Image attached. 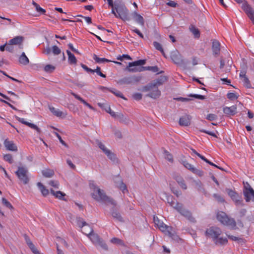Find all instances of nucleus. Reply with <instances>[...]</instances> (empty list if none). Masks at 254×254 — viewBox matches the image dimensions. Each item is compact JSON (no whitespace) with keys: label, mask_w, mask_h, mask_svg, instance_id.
<instances>
[{"label":"nucleus","mask_w":254,"mask_h":254,"mask_svg":"<svg viewBox=\"0 0 254 254\" xmlns=\"http://www.w3.org/2000/svg\"><path fill=\"white\" fill-rule=\"evenodd\" d=\"M1 200L2 204L6 207L9 208L10 209H12L13 208L11 203L6 199L3 197L2 198Z\"/></svg>","instance_id":"c03bdc74"},{"label":"nucleus","mask_w":254,"mask_h":254,"mask_svg":"<svg viewBox=\"0 0 254 254\" xmlns=\"http://www.w3.org/2000/svg\"><path fill=\"white\" fill-rule=\"evenodd\" d=\"M238 95L233 92H229L227 93V97L230 100H237L238 98Z\"/></svg>","instance_id":"37998d69"},{"label":"nucleus","mask_w":254,"mask_h":254,"mask_svg":"<svg viewBox=\"0 0 254 254\" xmlns=\"http://www.w3.org/2000/svg\"><path fill=\"white\" fill-rule=\"evenodd\" d=\"M223 112L224 114L229 116H233L237 113V107L236 106H232L231 107H226L223 108Z\"/></svg>","instance_id":"aec40b11"},{"label":"nucleus","mask_w":254,"mask_h":254,"mask_svg":"<svg viewBox=\"0 0 254 254\" xmlns=\"http://www.w3.org/2000/svg\"><path fill=\"white\" fill-rule=\"evenodd\" d=\"M25 239L27 245L34 254H42L35 248L34 244L32 243L30 239L27 236H25Z\"/></svg>","instance_id":"4be33fe9"},{"label":"nucleus","mask_w":254,"mask_h":254,"mask_svg":"<svg viewBox=\"0 0 254 254\" xmlns=\"http://www.w3.org/2000/svg\"><path fill=\"white\" fill-rule=\"evenodd\" d=\"M70 94L73 95L76 99L80 101L81 103H82L84 105L88 107L90 109L94 110V108L89 103H88L85 100H84L83 98H82L80 96L73 92L72 91L70 92Z\"/></svg>","instance_id":"b1692460"},{"label":"nucleus","mask_w":254,"mask_h":254,"mask_svg":"<svg viewBox=\"0 0 254 254\" xmlns=\"http://www.w3.org/2000/svg\"><path fill=\"white\" fill-rule=\"evenodd\" d=\"M132 78L130 77H125L121 79L118 83L121 84H129L132 83Z\"/></svg>","instance_id":"72a5a7b5"},{"label":"nucleus","mask_w":254,"mask_h":254,"mask_svg":"<svg viewBox=\"0 0 254 254\" xmlns=\"http://www.w3.org/2000/svg\"><path fill=\"white\" fill-rule=\"evenodd\" d=\"M133 98L137 101H139L142 99V94L139 93H135L132 95Z\"/></svg>","instance_id":"13d9d810"},{"label":"nucleus","mask_w":254,"mask_h":254,"mask_svg":"<svg viewBox=\"0 0 254 254\" xmlns=\"http://www.w3.org/2000/svg\"><path fill=\"white\" fill-rule=\"evenodd\" d=\"M204 161H205V162H206L207 163L210 164V165L211 166H214L215 167L217 168H218L221 170H223V169L219 166H218L217 165H215V164H214L213 163L210 162V161H209L207 159H206L205 157L204 158V159L203 160Z\"/></svg>","instance_id":"e2e57ef3"},{"label":"nucleus","mask_w":254,"mask_h":254,"mask_svg":"<svg viewBox=\"0 0 254 254\" xmlns=\"http://www.w3.org/2000/svg\"><path fill=\"white\" fill-rule=\"evenodd\" d=\"M165 79V78L164 77L158 79L156 81H154L152 83L144 86L143 88V90L150 91L151 89H153L154 88H158V86L163 83Z\"/></svg>","instance_id":"9b49d317"},{"label":"nucleus","mask_w":254,"mask_h":254,"mask_svg":"<svg viewBox=\"0 0 254 254\" xmlns=\"http://www.w3.org/2000/svg\"><path fill=\"white\" fill-rule=\"evenodd\" d=\"M68 55V62L71 64H75L77 63V60L75 56L72 54L69 51H66Z\"/></svg>","instance_id":"c756f323"},{"label":"nucleus","mask_w":254,"mask_h":254,"mask_svg":"<svg viewBox=\"0 0 254 254\" xmlns=\"http://www.w3.org/2000/svg\"><path fill=\"white\" fill-rule=\"evenodd\" d=\"M18 62L20 64L26 65L29 63V59L26 56L24 52H23L19 57Z\"/></svg>","instance_id":"bb28decb"},{"label":"nucleus","mask_w":254,"mask_h":254,"mask_svg":"<svg viewBox=\"0 0 254 254\" xmlns=\"http://www.w3.org/2000/svg\"><path fill=\"white\" fill-rule=\"evenodd\" d=\"M55 69V67L51 64H47L44 67L45 71L52 72Z\"/></svg>","instance_id":"3c124183"},{"label":"nucleus","mask_w":254,"mask_h":254,"mask_svg":"<svg viewBox=\"0 0 254 254\" xmlns=\"http://www.w3.org/2000/svg\"><path fill=\"white\" fill-rule=\"evenodd\" d=\"M32 4L35 7V9L37 12H39L40 14H45V13L46 12V10L43 8L41 7L38 4H37L34 1H32Z\"/></svg>","instance_id":"ea45409f"},{"label":"nucleus","mask_w":254,"mask_h":254,"mask_svg":"<svg viewBox=\"0 0 254 254\" xmlns=\"http://www.w3.org/2000/svg\"><path fill=\"white\" fill-rule=\"evenodd\" d=\"M213 197L218 201L220 202H224L225 200L224 199L221 197L219 194L215 193L213 194Z\"/></svg>","instance_id":"4d7b16f0"},{"label":"nucleus","mask_w":254,"mask_h":254,"mask_svg":"<svg viewBox=\"0 0 254 254\" xmlns=\"http://www.w3.org/2000/svg\"><path fill=\"white\" fill-rule=\"evenodd\" d=\"M96 72L98 75L100 76L105 78L106 75L103 74L102 72H101V68L99 66H97L96 68L95 69H93L92 73Z\"/></svg>","instance_id":"09e8293b"},{"label":"nucleus","mask_w":254,"mask_h":254,"mask_svg":"<svg viewBox=\"0 0 254 254\" xmlns=\"http://www.w3.org/2000/svg\"><path fill=\"white\" fill-rule=\"evenodd\" d=\"M16 119L20 123H21L27 126L28 127H30L32 129H35V130H36L37 133H38L39 134L41 133V129L36 125L32 124V123H30L27 121H26L25 119H24V118L17 117Z\"/></svg>","instance_id":"2eb2a0df"},{"label":"nucleus","mask_w":254,"mask_h":254,"mask_svg":"<svg viewBox=\"0 0 254 254\" xmlns=\"http://www.w3.org/2000/svg\"><path fill=\"white\" fill-rule=\"evenodd\" d=\"M23 38L22 36H16L9 41V45H21L23 42Z\"/></svg>","instance_id":"cd10ccee"},{"label":"nucleus","mask_w":254,"mask_h":254,"mask_svg":"<svg viewBox=\"0 0 254 254\" xmlns=\"http://www.w3.org/2000/svg\"><path fill=\"white\" fill-rule=\"evenodd\" d=\"M184 165L187 169L190 170L191 172H192L195 168V167L192 165L187 162H184Z\"/></svg>","instance_id":"864d4df0"},{"label":"nucleus","mask_w":254,"mask_h":254,"mask_svg":"<svg viewBox=\"0 0 254 254\" xmlns=\"http://www.w3.org/2000/svg\"><path fill=\"white\" fill-rule=\"evenodd\" d=\"M170 57L173 62L176 64H179L181 62L180 55L177 51L172 52L171 53Z\"/></svg>","instance_id":"5701e85b"},{"label":"nucleus","mask_w":254,"mask_h":254,"mask_svg":"<svg viewBox=\"0 0 254 254\" xmlns=\"http://www.w3.org/2000/svg\"><path fill=\"white\" fill-rule=\"evenodd\" d=\"M243 193L247 202L251 200L254 202V190L248 183L245 185Z\"/></svg>","instance_id":"6e6552de"},{"label":"nucleus","mask_w":254,"mask_h":254,"mask_svg":"<svg viewBox=\"0 0 254 254\" xmlns=\"http://www.w3.org/2000/svg\"><path fill=\"white\" fill-rule=\"evenodd\" d=\"M217 119V116L213 114H209L207 115L206 119L209 121H214Z\"/></svg>","instance_id":"680f3d73"},{"label":"nucleus","mask_w":254,"mask_h":254,"mask_svg":"<svg viewBox=\"0 0 254 254\" xmlns=\"http://www.w3.org/2000/svg\"><path fill=\"white\" fill-rule=\"evenodd\" d=\"M37 186L44 196H46L49 194V190L41 183H38Z\"/></svg>","instance_id":"2f4dec72"},{"label":"nucleus","mask_w":254,"mask_h":254,"mask_svg":"<svg viewBox=\"0 0 254 254\" xmlns=\"http://www.w3.org/2000/svg\"><path fill=\"white\" fill-rule=\"evenodd\" d=\"M43 175L47 178L52 177L54 175V171L51 169H45L42 171Z\"/></svg>","instance_id":"c9c22d12"},{"label":"nucleus","mask_w":254,"mask_h":254,"mask_svg":"<svg viewBox=\"0 0 254 254\" xmlns=\"http://www.w3.org/2000/svg\"><path fill=\"white\" fill-rule=\"evenodd\" d=\"M242 8L254 24V11L252 7L245 1L242 3Z\"/></svg>","instance_id":"f8f14e48"},{"label":"nucleus","mask_w":254,"mask_h":254,"mask_svg":"<svg viewBox=\"0 0 254 254\" xmlns=\"http://www.w3.org/2000/svg\"><path fill=\"white\" fill-rule=\"evenodd\" d=\"M4 145L7 150L11 151H17V147L13 141L6 139L4 141Z\"/></svg>","instance_id":"f3484780"},{"label":"nucleus","mask_w":254,"mask_h":254,"mask_svg":"<svg viewBox=\"0 0 254 254\" xmlns=\"http://www.w3.org/2000/svg\"><path fill=\"white\" fill-rule=\"evenodd\" d=\"M107 1L109 5L112 7V13L116 17L124 21L129 20L128 11L124 4L121 1H115L114 4L113 0H107Z\"/></svg>","instance_id":"f257e3e1"},{"label":"nucleus","mask_w":254,"mask_h":254,"mask_svg":"<svg viewBox=\"0 0 254 254\" xmlns=\"http://www.w3.org/2000/svg\"><path fill=\"white\" fill-rule=\"evenodd\" d=\"M52 52L54 55H59L61 53V49L57 46H53L52 48Z\"/></svg>","instance_id":"603ef678"},{"label":"nucleus","mask_w":254,"mask_h":254,"mask_svg":"<svg viewBox=\"0 0 254 254\" xmlns=\"http://www.w3.org/2000/svg\"><path fill=\"white\" fill-rule=\"evenodd\" d=\"M77 225L82 228V232L88 237L93 232L92 228L80 218L77 220Z\"/></svg>","instance_id":"1a4fd4ad"},{"label":"nucleus","mask_w":254,"mask_h":254,"mask_svg":"<svg viewBox=\"0 0 254 254\" xmlns=\"http://www.w3.org/2000/svg\"><path fill=\"white\" fill-rule=\"evenodd\" d=\"M89 186L92 190V196L95 200L97 201H102L113 205H116V201L112 198L108 196L103 190L99 188L95 185L94 181L90 182Z\"/></svg>","instance_id":"f03ea898"},{"label":"nucleus","mask_w":254,"mask_h":254,"mask_svg":"<svg viewBox=\"0 0 254 254\" xmlns=\"http://www.w3.org/2000/svg\"><path fill=\"white\" fill-rule=\"evenodd\" d=\"M111 92L113 93L115 95H116L117 97H120L124 100H127V98H126L123 94L120 91H118L117 90H116L115 89L111 90Z\"/></svg>","instance_id":"a19ab883"},{"label":"nucleus","mask_w":254,"mask_h":254,"mask_svg":"<svg viewBox=\"0 0 254 254\" xmlns=\"http://www.w3.org/2000/svg\"><path fill=\"white\" fill-rule=\"evenodd\" d=\"M51 193L54 196H56V197L62 200H64V197L65 196V193L64 192H62L61 191H55L51 189L50 190Z\"/></svg>","instance_id":"7c9ffc66"},{"label":"nucleus","mask_w":254,"mask_h":254,"mask_svg":"<svg viewBox=\"0 0 254 254\" xmlns=\"http://www.w3.org/2000/svg\"><path fill=\"white\" fill-rule=\"evenodd\" d=\"M149 91L150 92L147 95V96L153 99L158 98L161 95V92L158 88H154Z\"/></svg>","instance_id":"393cba45"},{"label":"nucleus","mask_w":254,"mask_h":254,"mask_svg":"<svg viewBox=\"0 0 254 254\" xmlns=\"http://www.w3.org/2000/svg\"><path fill=\"white\" fill-rule=\"evenodd\" d=\"M167 201L170 205L176 210L181 215L191 222H194L195 221L194 218L192 216L191 212L184 208L182 203L177 201L175 202L173 196L168 195L167 196Z\"/></svg>","instance_id":"7ed1b4c3"},{"label":"nucleus","mask_w":254,"mask_h":254,"mask_svg":"<svg viewBox=\"0 0 254 254\" xmlns=\"http://www.w3.org/2000/svg\"><path fill=\"white\" fill-rule=\"evenodd\" d=\"M190 97H194L196 99H199L201 100H203L205 99V96L201 95H198V94H190L189 95Z\"/></svg>","instance_id":"0e129e2a"},{"label":"nucleus","mask_w":254,"mask_h":254,"mask_svg":"<svg viewBox=\"0 0 254 254\" xmlns=\"http://www.w3.org/2000/svg\"><path fill=\"white\" fill-rule=\"evenodd\" d=\"M193 174L197 175L199 177H202L203 175V172L202 171L197 169L196 168H194V170L192 171Z\"/></svg>","instance_id":"052dcab7"},{"label":"nucleus","mask_w":254,"mask_h":254,"mask_svg":"<svg viewBox=\"0 0 254 254\" xmlns=\"http://www.w3.org/2000/svg\"><path fill=\"white\" fill-rule=\"evenodd\" d=\"M117 187L122 191L123 193L128 192L127 187L123 181H121L119 184H117Z\"/></svg>","instance_id":"e433bc0d"},{"label":"nucleus","mask_w":254,"mask_h":254,"mask_svg":"<svg viewBox=\"0 0 254 254\" xmlns=\"http://www.w3.org/2000/svg\"><path fill=\"white\" fill-rule=\"evenodd\" d=\"M145 60H139L133 62L129 63L126 69L129 72L141 71L146 68L145 67H136L138 65H142L145 64Z\"/></svg>","instance_id":"423d86ee"},{"label":"nucleus","mask_w":254,"mask_h":254,"mask_svg":"<svg viewBox=\"0 0 254 254\" xmlns=\"http://www.w3.org/2000/svg\"><path fill=\"white\" fill-rule=\"evenodd\" d=\"M133 19L138 23L140 26L143 27L144 26V20L143 17L137 13L136 12H134L132 13Z\"/></svg>","instance_id":"412c9836"},{"label":"nucleus","mask_w":254,"mask_h":254,"mask_svg":"<svg viewBox=\"0 0 254 254\" xmlns=\"http://www.w3.org/2000/svg\"><path fill=\"white\" fill-rule=\"evenodd\" d=\"M121 123L127 124L129 122V119L125 117L122 113H119L117 119Z\"/></svg>","instance_id":"473e14b6"},{"label":"nucleus","mask_w":254,"mask_h":254,"mask_svg":"<svg viewBox=\"0 0 254 254\" xmlns=\"http://www.w3.org/2000/svg\"><path fill=\"white\" fill-rule=\"evenodd\" d=\"M190 30L195 37L198 38L199 37L200 33L197 28H196L194 26H191V27L190 28Z\"/></svg>","instance_id":"a18cd8bd"},{"label":"nucleus","mask_w":254,"mask_h":254,"mask_svg":"<svg viewBox=\"0 0 254 254\" xmlns=\"http://www.w3.org/2000/svg\"><path fill=\"white\" fill-rule=\"evenodd\" d=\"M153 221L155 225L163 232L168 231L169 227L165 225L163 222L161 221L158 217L153 216Z\"/></svg>","instance_id":"4468645a"},{"label":"nucleus","mask_w":254,"mask_h":254,"mask_svg":"<svg viewBox=\"0 0 254 254\" xmlns=\"http://www.w3.org/2000/svg\"><path fill=\"white\" fill-rule=\"evenodd\" d=\"M111 214H112V216L114 218H115L116 220H117L118 221H120V222L123 221V219L122 216L121 215L120 213L118 212V211H115V210H113L111 213Z\"/></svg>","instance_id":"4c0bfd02"},{"label":"nucleus","mask_w":254,"mask_h":254,"mask_svg":"<svg viewBox=\"0 0 254 254\" xmlns=\"http://www.w3.org/2000/svg\"><path fill=\"white\" fill-rule=\"evenodd\" d=\"M88 238L92 242L93 244L96 245H100L105 249H107V246L103 243L99 236L94 233H92L89 236Z\"/></svg>","instance_id":"ddd939ff"},{"label":"nucleus","mask_w":254,"mask_h":254,"mask_svg":"<svg viewBox=\"0 0 254 254\" xmlns=\"http://www.w3.org/2000/svg\"><path fill=\"white\" fill-rule=\"evenodd\" d=\"M217 220L224 225L228 226L232 229L236 228V223L233 218L229 217L227 214L223 212L220 211L217 214Z\"/></svg>","instance_id":"39448f33"},{"label":"nucleus","mask_w":254,"mask_h":254,"mask_svg":"<svg viewBox=\"0 0 254 254\" xmlns=\"http://www.w3.org/2000/svg\"><path fill=\"white\" fill-rule=\"evenodd\" d=\"M111 243H112L113 244H116L118 245H123V246L124 245V242L122 240L117 238H112L111 240Z\"/></svg>","instance_id":"49530a36"},{"label":"nucleus","mask_w":254,"mask_h":254,"mask_svg":"<svg viewBox=\"0 0 254 254\" xmlns=\"http://www.w3.org/2000/svg\"><path fill=\"white\" fill-rule=\"evenodd\" d=\"M131 31L136 34H137L141 38L143 39L144 36L140 32V31L137 29L136 28L133 27L131 29Z\"/></svg>","instance_id":"6e6d98bb"},{"label":"nucleus","mask_w":254,"mask_h":254,"mask_svg":"<svg viewBox=\"0 0 254 254\" xmlns=\"http://www.w3.org/2000/svg\"><path fill=\"white\" fill-rule=\"evenodd\" d=\"M153 45L156 50L159 51L162 54V55L165 57L164 51L161 44L157 42L154 41L153 43Z\"/></svg>","instance_id":"58836bf2"},{"label":"nucleus","mask_w":254,"mask_h":254,"mask_svg":"<svg viewBox=\"0 0 254 254\" xmlns=\"http://www.w3.org/2000/svg\"><path fill=\"white\" fill-rule=\"evenodd\" d=\"M50 111L56 116L58 117L65 118L67 115L66 112H63L59 109H56L52 106H49Z\"/></svg>","instance_id":"6ab92c4d"},{"label":"nucleus","mask_w":254,"mask_h":254,"mask_svg":"<svg viewBox=\"0 0 254 254\" xmlns=\"http://www.w3.org/2000/svg\"><path fill=\"white\" fill-rule=\"evenodd\" d=\"M98 105L101 108H105V110L109 114H110V113H111L112 111L109 106L106 105L103 103H98Z\"/></svg>","instance_id":"de8ad7c7"},{"label":"nucleus","mask_w":254,"mask_h":254,"mask_svg":"<svg viewBox=\"0 0 254 254\" xmlns=\"http://www.w3.org/2000/svg\"><path fill=\"white\" fill-rule=\"evenodd\" d=\"M78 16H80V17H83V18H84V19L85 20L86 22L88 23V24H91L92 23V19L91 17H88V16H83L81 15H78Z\"/></svg>","instance_id":"774afa93"},{"label":"nucleus","mask_w":254,"mask_h":254,"mask_svg":"<svg viewBox=\"0 0 254 254\" xmlns=\"http://www.w3.org/2000/svg\"><path fill=\"white\" fill-rule=\"evenodd\" d=\"M243 78H244L243 82H244L245 85L247 88H250L251 87L250 82L249 79L246 76L245 74H244Z\"/></svg>","instance_id":"5fc2aeb1"},{"label":"nucleus","mask_w":254,"mask_h":254,"mask_svg":"<svg viewBox=\"0 0 254 254\" xmlns=\"http://www.w3.org/2000/svg\"><path fill=\"white\" fill-rule=\"evenodd\" d=\"M3 159L8 162L10 164H12L13 163V158L12 156L10 154H7L3 156Z\"/></svg>","instance_id":"8fccbe9b"},{"label":"nucleus","mask_w":254,"mask_h":254,"mask_svg":"<svg viewBox=\"0 0 254 254\" xmlns=\"http://www.w3.org/2000/svg\"><path fill=\"white\" fill-rule=\"evenodd\" d=\"M27 173V169L23 167H19L18 170L15 172L18 179L25 185L28 184L29 181Z\"/></svg>","instance_id":"0eeeda50"},{"label":"nucleus","mask_w":254,"mask_h":254,"mask_svg":"<svg viewBox=\"0 0 254 254\" xmlns=\"http://www.w3.org/2000/svg\"><path fill=\"white\" fill-rule=\"evenodd\" d=\"M221 233V230L215 226L209 227L205 232V236L211 238L216 245H225L228 243V240L226 238L219 237Z\"/></svg>","instance_id":"20e7f679"},{"label":"nucleus","mask_w":254,"mask_h":254,"mask_svg":"<svg viewBox=\"0 0 254 254\" xmlns=\"http://www.w3.org/2000/svg\"><path fill=\"white\" fill-rule=\"evenodd\" d=\"M212 50L213 54L216 56H218L220 52V43L216 40L212 41Z\"/></svg>","instance_id":"a211bd4d"},{"label":"nucleus","mask_w":254,"mask_h":254,"mask_svg":"<svg viewBox=\"0 0 254 254\" xmlns=\"http://www.w3.org/2000/svg\"><path fill=\"white\" fill-rule=\"evenodd\" d=\"M49 185L57 189L59 188L60 185L59 182L57 181H51L49 182Z\"/></svg>","instance_id":"bf43d9fd"},{"label":"nucleus","mask_w":254,"mask_h":254,"mask_svg":"<svg viewBox=\"0 0 254 254\" xmlns=\"http://www.w3.org/2000/svg\"><path fill=\"white\" fill-rule=\"evenodd\" d=\"M191 150L192 151V154H195L196 155H197L198 157H199L200 158H201L202 160L204 159V158H205L204 156H203V155H201L200 154H199V153H198L195 149H191Z\"/></svg>","instance_id":"338daca9"},{"label":"nucleus","mask_w":254,"mask_h":254,"mask_svg":"<svg viewBox=\"0 0 254 254\" xmlns=\"http://www.w3.org/2000/svg\"><path fill=\"white\" fill-rule=\"evenodd\" d=\"M99 147L106 154L108 158L111 160H114L115 159V155L114 153L111 152L110 150L108 149L106 146L101 142L98 143Z\"/></svg>","instance_id":"dca6fc26"},{"label":"nucleus","mask_w":254,"mask_h":254,"mask_svg":"<svg viewBox=\"0 0 254 254\" xmlns=\"http://www.w3.org/2000/svg\"><path fill=\"white\" fill-rule=\"evenodd\" d=\"M93 59L95 61V62L97 63H103L105 62L109 63L112 61L106 59V58H100L97 57V56L95 54H94L93 57Z\"/></svg>","instance_id":"f704fd0d"},{"label":"nucleus","mask_w":254,"mask_h":254,"mask_svg":"<svg viewBox=\"0 0 254 254\" xmlns=\"http://www.w3.org/2000/svg\"><path fill=\"white\" fill-rule=\"evenodd\" d=\"M227 192L231 199L234 201L236 205L243 206L244 205L241 196H240L236 192L232 190H228Z\"/></svg>","instance_id":"9d476101"},{"label":"nucleus","mask_w":254,"mask_h":254,"mask_svg":"<svg viewBox=\"0 0 254 254\" xmlns=\"http://www.w3.org/2000/svg\"><path fill=\"white\" fill-rule=\"evenodd\" d=\"M179 124L181 126H188L190 124V118L188 115H185L180 118Z\"/></svg>","instance_id":"a878e982"},{"label":"nucleus","mask_w":254,"mask_h":254,"mask_svg":"<svg viewBox=\"0 0 254 254\" xmlns=\"http://www.w3.org/2000/svg\"><path fill=\"white\" fill-rule=\"evenodd\" d=\"M164 153L166 160L171 163L173 162V157L171 154L166 150L164 151Z\"/></svg>","instance_id":"79ce46f5"},{"label":"nucleus","mask_w":254,"mask_h":254,"mask_svg":"<svg viewBox=\"0 0 254 254\" xmlns=\"http://www.w3.org/2000/svg\"><path fill=\"white\" fill-rule=\"evenodd\" d=\"M175 180L178 183L179 186L184 190H186L187 189V186L183 178L180 176H176L175 177Z\"/></svg>","instance_id":"c85d7f7f"},{"label":"nucleus","mask_w":254,"mask_h":254,"mask_svg":"<svg viewBox=\"0 0 254 254\" xmlns=\"http://www.w3.org/2000/svg\"><path fill=\"white\" fill-rule=\"evenodd\" d=\"M55 135H56V136L58 137V138L59 139V141H60V142L63 144L64 145V146L67 147V144L65 143V142L63 140V139L62 138V137L61 136V135L57 132H55Z\"/></svg>","instance_id":"69168bd1"}]
</instances>
